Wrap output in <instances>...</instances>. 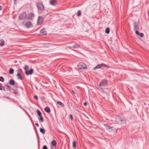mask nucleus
Wrapping results in <instances>:
<instances>
[{
    "label": "nucleus",
    "instance_id": "obj_37",
    "mask_svg": "<svg viewBox=\"0 0 149 149\" xmlns=\"http://www.w3.org/2000/svg\"><path fill=\"white\" fill-rule=\"evenodd\" d=\"M6 86L9 88H10L8 84H7Z\"/></svg>",
    "mask_w": 149,
    "mask_h": 149
},
{
    "label": "nucleus",
    "instance_id": "obj_10",
    "mask_svg": "<svg viewBox=\"0 0 149 149\" xmlns=\"http://www.w3.org/2000/svg\"><path fill=\"white\" fill-rule=\"evenodd\" d=\"M57 0H50L49 3L51 5L55 6L57 4Z\"/></svg>",
    "mask_w": 149,
    "mask_h": 149
},
{
    "label": "nucleus",
    "instance_id": "obj_8",
    "mask_svg": "<svg viewBox=\"0 0 149 149\" xmlns=\"http://www.w3.org/2000/svg\"><path fill=\"white\" fill-rule=\"evenodd\" d=\"M22 72V70L21 69H18V73L17 74V76L18 77V78L19 79L22 80V76H21L20 72Z\"/></svg>",
    "mask_w": 149,
    "mask_h": 149
},
{
    "label": "nucleus",
    "instance_id": "obj_24",
    "mask_svg": "<svg viewBox=\"0 0 149 149\" xmlns=\"http://www.w3.org/2000/svg\"><path fill=\"white\" fill-rule=\"evenodd\" d=\"M109 32H110V29H109V28H107L105 31V33L107 34H108L109 33Z\"/></svg>",
    "mask_w": 149,
    "mask_h": 149
},
{
    "label": "nucleus",
    "instance_id": "obj_7",
    "mask_svg": "<svg viewBox=\"0 0 149 149\" xmlns=\"http://www.w3.org/2000/svg\"><path fill=\"white\" fill-rule=\"evenodd\" d=\"M43 20L42 17L39 16L38 19L37 24L38 25L42 23Z\"/></svg>",
    "mask_w": 149,
    "mask_h": 149
},
{
    "label": "nucleus",
    "instance_id": "obj_5",
    "mask_svg": "<svg viewBox=\"0 0 149 149\" xmlns=\"http://www.w3.org/2000/svg\"><path fill=\"white\" fill-rule=\"evenodd\" d=\"M107 80L105 79L103 80L98 86V87L105 86L107 85Z\"/></svg>",
    "mask_w": 149,
    "mask_h": 149
},
{
    "label": "nucleus",
    "instance_id": "obj_19",
    "mask_svg": "<svg viewBox=\"0 0 149 149\" xmlns=\"http://www.w3.org/2000/svg\"><path fill=\"white\" fill-rule=\"evenodd\" d=\"M40 131L43 134H44L45 133V131L43 129L40 128Z\"/></svg>",
    "mask_w": 149,
    "mask_h": 149
},
{
    "label": "nucleus",
    "instance_id": "obj_33",
    "mask_svg": "<svg viewBox=\"0 0 149 149\" xmlns=\"http://www.w3.org/2000/svg\"><path fill=\"white\" fill-rule=\"evenodd\" d=\"M135 33H136L138 35H139L140 34L139 32V31H137V30H135Z\"/></svg>",
    "mask_w": 149,
    "mask_h": 149
},
{
    "label": "nucleus",
    "instance_id": "obj_41",
    "mask_svg": "<svg viewBox=\"0 0 149 149\" xmlns=\"http://www.w3.org/2000/svg\"><path fill=\"white\" fill-rule=\"evenodd\" d=\"M16 0H14V4H16Z\"/></svg>",
    "mask_w": 149,
    "mask_h": 149
},
{
    "label": "nucleus",
    "instance_id": "obj_25",
    "mask_svg": "<svg viewBox=\"0 0 149 149\" xmlns=\"http://www.w3.org/2000/svg\"><path fill=\"white\" fill-rule=\"evenodd\" d=\"M107 129L109 131V132H111V131H112L113 130L112 129V128L113 127H109L108 126H107Z\"/></svg>",
    "mask_w": 149,
    "mask_h": 149
},
{
    "label": "nucleus",
    "instance_id": "obj_42",
    "mask_svg": "<svg viewBox=\"0 0 149 149\" xmlns=\"http://www.w3.org/2000/svg\"><path fill=\"white\" fill-rule=\"evenodd\" d=\"M2 7L0 6V10H1L2 9Z\"/></svg>",
    "mask_w": 149,
    "mask_h": 149
},
{
    "label": "nucleus",
    "instance_id": "obj_16",
    "mask_svg": "<svg viewBox=\"0 0 149 149\" xmlns=\"http://www.w3.org/2000/svg\"><path fill=\"white\" fill-rule=\"evenodd\" d=\"M9 84L13 86L15 84V81L13 79L10 80L9 81Z\"/></svg>",
    "mask_w": 149,
    "mask_h": 149
},
{
    "label": "nucleus",
    "instance_id": "obj_31",
    "mask_svg": "<svg viewBox=\"0 0 149 149\" xmlns=\"http://www.w3.org/2000/svg\"><path fill=\"white\" fill-rule=\"evenodd\" d=\"M4 81V78L2 77H0V81L3 82Z\"/></svg>",
    "mask_w": 149,
    "mask_h": 149
},
{
    "label": "nucleus",
    "instance_id": "obj_9",
    "mask_svg": "<svg viewBox=\"0 0 149 149\" xmlns=\"http://www.w3.org/2000/svg\"><path fill=\"white\" fill-rule=\"evenodd\" d=\"M34 16V15L32 13H30L26 17L28 19L32 20Z\"/></svg>",
    "mask_w": 149,
    "mask_h": 149
},
{
    "label": "nucleus",
    "instance_id": "obj_21",
    "mask_svg": "<svg viewBox=\"0 0 149 149\" xmlns=\"http://www.w3.org/2000/svg\"><path fill=\"white\" fill-rule=\"evenodd\" d=\"M14 70L13 69L11 68L9 69V73L10 74H12L14 72Z\"/></svg>",
    "mask_w": 149,
    "mask_h": 149
},
{
    "label": "nucleus",
    "instance_id": "obj_23",
    "mask_svg": "<svg viewBox=\"0 0 149 149\" xmlns=\"http://www.w3.org/2000/svg\"><path fill=\"white\" fill-rule=\"evenodd\" d=\"M37 113L39 116H42L40 110H38L37 111Z\"/></svg>",
    "mask_w": 149,
    "mask_h": 149
},
{
    "label": "nucleus",
    "instance_id": "obj_29",
    "mask_svg": "<svg viewBox=\"0 0 149 149\" xmlns=\"http://www.w3.org/2000/svg\"><path fill=\"white\" fill-rule=\"evenodd\" d=\"M72 146L74 148H76V142L75 141H73V142Z\"/></svg>",
    "mask_w": 149,
    "mask_h": 149
},
{
    "label": "nucleus",
    "instance_id": "obj_38",
    "mask_svg": "<svg viewBox=\"0 0 149 149\" xmlns=\"http://www.w3.org/2000/svg\"><path fill=\"white\" fill-rule=\"evenodd\" d=\"M2 90H3L4 91H5V87H2Z\"/></svg>",
    "mask_w": 149,
    "mask_h": 149
},
{
    "label": "nucleus",
    "instance_id": "obj_4",
    "mask_svg": "<svg viewBox=\"0 0 149 149\" xmlns=\"http://www.w3.org/2000/svg\"><path fill=\"white\" fill-rule=\"evenodd\" d=\"M22 24L24 25L26 27L28 28L33 26L32 24L30 21L26 22V23H25L24 22H23Z\"/></svg>",
    "mask_w": 149,
    "mask_h": 149
},
{
    "label": "nucleus",
    "instance_id": "obj_6",
    "mask_svg": "<svg viewBox=\"0 0 149 149\" xmlns=\"http://www.w3.org/2000/svg\"><path fill=\"white\" fill-rule=\"evenodd\" d=\"M27 17L26 14L25 13H23L21 14L19 16V20H21Z\"/></svg>",
    "mask_w": 149,
    "mask_h": 149
},
{
    "label": "nucleus",
    "instance_id": "obj_18",
    "mask_svg": "<svg viewBox=\"0 0 149 149\" xmlns=\"http://www.w3.org/2000/svg\"><path fill=\"white\" fill-rule=\"evenodd\" d=\"M45 111L48 113H49L50 112V108L48 107H46L45 109Z\"/></svg>",
    "mask_w": 149,
    "mask_h": 149
},
{
    "label": "nucleus",
    "instance_id": "obj_27",
    "mask_svg": "<svg viewBox=\"0 0 149 149\" xmlns=\"http://www.w3.org/2000/svg\"><path fill=\"white\" fill-rule=\"evenodd\" d=\"M40 117L39 118H38V120H39L41 122H43L44 120L42 116H39Z\"/></svg>",
    "mask_w": 149,
    "mask_h": 149
},
{
    "label": "nucleus",
    "instance_id": "obj_2",
    "mask_svg": "<svg viewBox=\"0 0 149 149\" xmlns=\"http://www.w3.org/2000/svg\"><path fill=\"white\" fill-rule=\"evenodd\" d=\"M77 67L80 69L87 68L86 64L82 62L79 63L77 65Z\"/></svg>",
    "mask_w": 149,
    "mask_h": 149
},
{
    "label": "nucleus",
    "instance_id": "obj_13",
    "mask_svg": "<svg viewBox=\"0 0 149 149\" xmlns=\"http://www.w3.org/2000/svg\"><path fill=\"white\" fill-rule=\"evenodd\" d=\"M40 33H42L43 35H46L47 34V32L45 31V28H43L40 31Z\"/></svg>",
    "mask_w": 149,
    "mask_h": 149
},
{
    "label": "nucleus",
    "instance_id": "obj_22",
    "mask_svg": "<svg viewBox=\"0 0 149 149\" xmlns=\"http://www.w3.org/2000/svg\"><path fill=\"white\" fill-rule=\"evenodd\" d=\"M51 144L53 146H55L56 145V142L54 140L52 141Z\"/></svg>",
    "mask_w": 149,
    "mask_h": 149
},
{
    "label": "nucleus",
    "instance_id": "obj_14",
    "mask_svg": "<svg viewBox=\"0 0 149 149\" xmlns=\"http://www.w3.org/2000/svg\"><path fill=\"white\" fill-rule=\"evenodd\" d=\"M120 119H121V118L119 116H117L115 118V120L116 122L119 123L120 122Z\"/></svg>",
    "mask_w": 149,
    "mask_h": 149
},
{
    "label": "nucleus",
    "instance_id": "obj_17",
    "mask_svg": "<svg viewBox=\"0 0 149 149\" xmlns=\"http://www.w3.org/2000/svg\"><path fill=\"white\" fill-rule=\"evenodd\" d=\"M57 103L58 105L62 107H64V104L60 101L57 102Z\"/></svg>",
    "mask_w": 149,
    "mask_h": 149
},
{
    "label": "nucleus",
    "instance_id": "obj_11",
    "mask_svg": "<svg viewBox=\"0 0 149 149\" xmlns=\"http://www.w3.org/2000/svg\"><path fill=\"white\" fill-rule=\"evenodd\" d=\"M33 72V69H31L29 71H26L25 72V74L27 75H29V74H31Z\"/></svg>",
    "mask_w": 149,
    "mask_h": 149
},
{
    "label": "nucleus",
    "instance_id": "obj_32",
    "mask_svg": "<svg viewBox=\"0 0 149 149\" xmlns=\"http://www.w3.org/2000/svg\"><path fill=\"white\" fill-rule=\"evenodd\" d=\"M139 35L141 37H143L144 36V34L143 33H140V34Z\"/></svg>",
    "mask_w": 149,
    "mask_h": 149
},
{
    "label": "nucleus",
    "instance_id": "obj_1",
    "mask_svg": "<svg viewBox=\"0 0 149 149\" xmlns=\"http://www.w3.org/2000/svg\"><path fill=\"white\" fill-rule=\"evenodd\" d=\"M36 6L38 8L39 10L42 11L44 10L45 8L42 2H37Z\"/></svg>",
    "mask_w": 149,
    "mask_h": 149
},
{
    "label": "nucleus",
    "instance_id": "obj_12",
    "mask_svg": "<svg viewBox=\"0 0 149 149\" xmlns=\"http://www.w3.org/2000/svg\"><path fill=\"white\" fill-rule=\"evenodd\" d=\"M133 28L135 30L139 29L138 24L136 22H135L134 23Z\"/></svg>",
    "mask_w": 149,
    "mask_h": 149
},
{
    "label": "nucleus",
    "instance_id": "obj_30",
    "mask_svg": "<svg viewBox=\"0 0 149 149\" xmlns=\"http://www.w3.org/2000/svg\"><path fill=\"white\" fill-rule=\"evenodd\" d=\"M29 66L27 65H25V67L24 68V70H25V72L26 71H27V69L29 68Z\"/></svg>",
    "mask_w": 149,
    "mask_h": 149
},
{
    "label": "nucleus",
    "instance_id": "obj_36",
    "mask_svg": "<svg viewBox=\"0 0 149 149\" xmlns=\"http://www.w3.org/2000/svg\"><path fill=\"white\" fill-rule=\"evenodd\" d=\"M34 98L36 100H37L38 99V97L36 95H35L34 97Z\"/></svg>",
    "mask_w": 149,
    "mask_h": 149
},
{
    "label": "nucleus",
    "instance_id": "obj_20",
    "mask_svg": "<svg viewBox=\"0 0 149 149\" xmlns=\"http://www.w3.org/2000/svg\"><path fill=\"white\" fill-rule=\"evenodd\" d=\"M72 47L74 48H79L80 47V45H79L77 44H75V45H74Z\"/></svg>",
    "mask_w": 149,
    "mask_h": 149
},
{
    "label": "nucleus",
    "instance_id": "obj_43",
    "mask_svg": "<svg viewBox=\"0 0 149 149\" xmlns=\"http://www.w3.org/2000/svg\"><path fill=\"white\" fill-rule=\"evenodd\" d=\"M68 47L70 49H71V47H70V46H68Z\"/></svg>",
    "mask_w": 149,
    "mask_h": 149
},
{
    "label": "nucleus",
    "instance_id": "obj_3",
    "mask_svg": "<svg viewBox=\"0 0 149 149\" xmlns=\"http://www.w3.org/2000/svg\"><path fill=\"white\" fill-rule=\"evenodd\" d=\"M102 67L108 68L109 66L105 64L102 63L101 64L97 65L96 66L93 68V70H95L96 69L100 68Z\"/></svg>",
    "mask_w": 149,
    "mask_h": 149
},
{
    "label": "nucleus",
    "instance_id": "obj_35",
    "mask_svg": "<svg viewBox=\"0 0 149 149\" xmlns=\"http://www.w3.org/2000/svg\"><path fill=\"white\" fill-rule=\"evenodd\" d=\"M70 118L72 120H73V117L72 115V114L70 115Z\"/></svg>",
    "mask_w": 149,
    "mask_h": 149
},
{
    "label": "nucleus",
    "instance_id": "obj_28",
    "mask_svg": "<svg viewBox=\"0 0 149 149\" xmlns=\"http://www.w3.org/2000/svg\"><path fill=\"white\" fill-rule=\"evenodd\" d=\"M1 43L0 44L1 46H3L4 45V42L3 40H1Z\"/></svg>",
    "mask_w": 149,
    "mask_h": 149
},
{
    "label": "nucleus",
    "instance_id": "obj_26",
    "mask_svg": "<svg viewBox=\"0 0 149 149\" xmlns=\"http://www.w3.org/2000/svg\"><path fill=\"white\" fill-rule=\"evenodd\" d=\"M81 15V12L80 10H79L78 11L77 13V16L78 17H80Z\"/></svg>",
    "mask_w": 149,
    "mask_h": 149
},
{
    "label": "nucleus",
    "instance_id": "obj_15",
    "mask_svg": "<svg viewBox=\"0 0 149 149\" xmlns=\"http://www.w3.org/2000/svg\"><path fill=\"white\" fill-rule=\"evenodd\" d=\"M120 122H119V123L120 124H126V120L122 118H121V119H120Z\"/></svg>",
    "mask_w": 149,
    "mask_h": 149
},
{
    "label": "nucleus",
    "instance_id": "obj_34",
    "mask_svg": "<svg viewBox=\"0 0 149 149\" xmlns=\"http://www.w3.org/2000/svg\"><path fill=\"white\" fill-rule=\"evenodd\" d=\"M43 149H48V148L46 145H45L43 146Z\"/></svg>",
    "mask_w": 149,
    "mask_h": 149
},
{
    "label": "nucleus",
    "instance_id": "obj_39",
    "mask_svg": "<svg viewBox=\"0 0 149 149\" xmlns=\"http://www.w3.org/2000/svg\"><path fill=\"white\" fill-rule=\"evenodd\" d=\"M87 104L86 102H85L84 103V106H86L87 105Z\"/></svg>",
    "mask_w": 149,
    "mask_h": 149
},
{
    "label": "nucleus",
    "instance_id": "obj_40",
    "mask_svg": "<svg viewBox=\"0 0 149 149\" xmlns=\"http://www.w3.org/2000/svg\"><path fill=\"white\" fill-rule=\"evenodd\" d=\"M36 125L37 127H38L39 126V124H38V123H36Z\"/></svg>",
    "mask_w": 149,
    "mask_h": 149
}]
</instances>
